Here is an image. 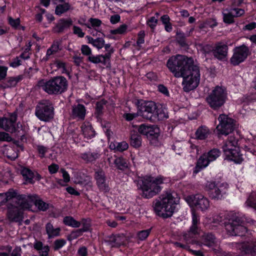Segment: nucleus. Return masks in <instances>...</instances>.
I'll list each match as a JSON object with an SVG mask.
<instances>
[{
	"label": "nucleus",
	"mask_w": 256,
	"mask_h": 256,
	"mask_svg": "<svg viewBox=\"0 0 256 256\" xmlns=\"http://www.w3.org/2000/svg\"><path fill=\"white\" fill-rule=\"evenodd\" d=\"M167 66L176 78L182 77L184 90L188 92L195 89L200 80V70L194 64L192 58L184 56L178 55L170 58Z\"/></svg>",
	"instance_id": "f257e3e1"
},
{
	"label": "nucleus",
	"mask_w": 256,
	"mask_h": 256,
	"mask_svg": "<svg viewBox=\"0 0 256 256\" xmlns=\"http://www.w3.org/2000/svg\"><path fill=\"white\" fill-rule=\"evenodd\" d=\"M33 205L40 210L44 211L48 208V204L38 198L36 195L20 196L17 204L8 208V217L11 220L18 221L22 218V210L33 211Z\"/></svg>",
	"instance_id": "f03ea898"
},
{
	"label": "nucleus",
	"mask_w": 256,
	"mask_h": 256,
	"mask_svg": "<svg viewBox=\"0 0 256 256\" xmlns=\"http://www.w3.org/2000/svg\"><path fill=\"white\" fill-rule=\"evenodd\" d=\"M178 194L171 190L164 191L153 203L154 210L156 215L166 218L172 216L179 203Z\"/></svg>",
	"instance_id": "7ed1b4c3"
},
{
	"label": "nucleus",
	"mask_w": 256,
	"mask_h": 256,
	"mask_svg": "<svg viewBox=\"0 0 256 256\" xmlns=\"http://www.w3.org/2000/svg\"><path fill=\"white\" fill-rule=\"evenodd\" d=\"M138 108L140 115L150 120H162L168 117L167 110L154 102L138 101Z\"/></svg>",
	"instance_id": "20e7f679"
},
{
	"label": "nucleus",
	"mask_w": 256,
	"mask_h": 256,
	"mask_svg": "<svg viewBox=\"0 0 256 256\" xmlns=\"http://www.w3.org/2000/svg\"><path fill=\"white\" fill-rule=\"evenodd\" d=\"M142 181L140 189L142 196L146 198H150L158 194L162 188V185L168 182L170 179L162 176H146Z\"/></svg>",
	"instance_id": "39448f33"
},
{
	"label": "nucleus",
	"mask_w": 256,
	"mask_h": 256,
	"mask_svg": "<svg viewBox=\"0 0 256 256\" xmlns=\"http://www.w3.org/2000/svg\"><path fill=\"white\" fill-rule=\"evenodd\" d=\"M238 141V138L231 135L224 142L222 148L226 159L239 164L244 158L242 154L240 153Z\"/></svg>",
	"instance_id": "423d86ee"
},
{
	"label": "nucleus",
	"mask_w": 256,
	"mask_h": 256,
	"mask_svg": "<svg viewBox=\"0 0 256 256\" xmlns=\"http://www.w3.org/2000/svg\"><path fill=\"white\" fill-rule=\"evenodd\" d=\"M38 86L48 94H57L66 89L67 81L64 77L57 76L48 80L40 81Z\"/></svg>",
	"instance_id": "0eeeda50"
},
{
	"label": "nucleus",
	"mask_w": 256,
	"mask_h": 256,
	"mask_svg": "<svg viewBox=\"0 0 256 256\" xmlns=\"http://www.w3.org/2000/svg\"><path fill=\"white\" fill-rule=\"evenodd\" d=\"M228 222L225 224L226 230L230 236H242L246 232L238 213L232 212L229 215Z\"/></svg>",
	"instance_id": "6e6552de"
},
{
	"label": "nucleus",
	"mask_w": 256,
	"mask_h": 256,
	"mask_svg": "<svg viewBox=\"0 0 256 256\" xmlns=\"http://www.w3.org/2000/svg\"><path fill=\"white\" fill-rule=\"evenodd\" d=\"M226 94L224 88L217 86L208 96L206 101L211 108L216 109L224 104L226 98Z\"/></svg>",
	"instance_id": "1a4fd4ad"
},
{
	"label": "nucleus",
	"mask_w": 256,
	"mask_h": 256,
	"mask_svg": "<svg viewBox=\"0 0 256 256\" xmlns=\"http://www.w3.org/2000/svg\"><path fill=\"white\" fill-rule=\"evenodd\" d=\"M206 188L208 190L210 196L214 200H220L226 194L228 186L226 182H208Z\"/></svg>",
	"instance_id": "9d476101"
},
{
	"label": "nucleus",
	"mask_w": 256,
	"mask_h": 256,
	"mask_svg": "<svg viewBox=\"0 0 256 256\" xmlns=\"http://www.w3.org/2000/svg\"><path fill=\"white\" fill-rule=\"evenodd\" d=\"M185 200L191 208H196L202 211L208 210L210 206L208 200L200 194L188 196Z\"/></svg>",
	"instance_id": "9b49d317"
},
{
	"label": "nucleus",
	"mask_w": 256,
	"mask_h": 256,
	"mask_svg": "<svg viewBox=\"0 0 256 256\" xmlns=\"http://www.w3.org/2000/svg\"><path fill=\"white\" fill-rule=\"evenodd\" d=\"M36 114L40 120L47 122L53 118V108L48 101L39 104L36 108Z\"/></svg>",
	"instance_id": "f8f14e48"
},
{
	"label": "nucleus",
	"mask_w": 256,
	"mask_h": 256,
	"mask_svg": "<svg viewBox=\"0 0 256 256\" xmlns=\"http://www.w3.org/2000/svg\"><path fill=\"white\" fill-rule=\"evenodd\" d=\"M219 124L216 130L219 134L227 135L231 132L234 128V120L225 114H221L218 118Z\"/></svg>",
	"instance_id": "ddd939ff"
},
{
	"label": "nucleus",
	"mask_w": 256,
	"mask_h": 256,
	"mask_svg": "<svg viewBox=\"0 0 256 256\" xmlns=\"http://www.w3.org/2000/svg\"><path fill=\"white\" fill-rule=\"evenodd\" d=\"M248 48L244 44L236 48L230 58L232 64L236 66L244 61L248 56Z\"/></svg>",
	"instance_id": "4468645a"
},
{
	"label": "nucleus",
	"mask_w": 256,
	"mask_h": 256,
	"mask_svg": "<svg viewBox=\"0 0 256 256\" xmlns=\"http://www.w3.org/2000/svg\"><path fill=\"white\" fill-rule=\"evenodd\" d=\"M138 132L146 136L150 141L157 138L160 134V129L156 126L142 124L138 128Z\"/></svg>",
	"instance_id": "2eb2a0df"
},
{
	"label": "nucleus",
	"mask_w": 256,
	"mask_h": 256,
	"mask_svg": "<svg viewBox=\"0 0 256 256\" xmlns=\"http://www.w3.org/2000/svg\"><path fill=\"white\" fill-rule=\"evenodd\" d=\"M200 220L198 216L194 211L192 212V225L190 228L188 234L184 235V240L186 242H190L191 238H194L197 234H200V230L197 226V224Z\"/></svg>",
	"instance_id": "dca6fc26"
},
{
	"label": "nucleus",
	"mask_w": 256,
	"mask_h": 256,
	"mask_svg": "<svg viewBox=\"0 0 256 256\" xmlns=\"http://www.w3.org/2000/svg\"><path fill=\"white\" fill-rule=\"evenodd\" d=\"M16 120V115L12 113L10 116V120L6 118H0V128L10 132L15 131V122Z\"/></svg>",
	"instance_id": "f3484780"
},
{
	"label": "nucleus",
	"mask_w": 256,
	"mask_h": 256,
	"mask_svg": "<svg viewBox=\"0 0 256 256\" xmlns=\"http://www.w3.org/2000/svg\"><path fill=\"white\" fill-rule=\"evenodd\" d=\"M228 46L226 44L219 43L213 50L214 56L218 60H223L227 56Z\"/></svg>",
	"instance_id": "a211bd4d"
},
{
	"label": "nucleus",
	"mask_w": 256,
	"mask_h": 256,
	"mask_svg": "<svg viewBox=\"0 0 256 256\" xmlns=\"http://www.w3.org/2000/svg\"><path fill=\"white\" fill-rule=\"evenodd\" d=\"M88 60L90 62L95 64H102L106 67L110 66V60H108V55H92L88 57Z\"/></svg>",
	"instance_id": "6ab92c4d"
},
{
	"label": "nucleus",
	"mask_w": 256,
	"mask_h": 256,
	"mask_svg": "<svg viewBox=\"0 0 256 256\" xmlns=\"http://www.w3.org/2000/svg\"><path fill=\"white\" fill-rule=\"evenodd\" d=\"M201 243L209 248H212L214 252H217V250L214 248L216 246L217 242L214 236L211 234H204L201 239Z\"/></svg>",
	"instance_id": "aec40b11"
},
{
	"label": "nucleus",
	"mask_w": 256,
	"mask_h": 256,
	"mask_svg": "<svg viewBox=\"0 0 256 256\" xmlns=\"http://www.w3.org/2000/svg\"><path fill=\"white\" fill-rule=\"evenodd\" d=\"M17 196V192L13 189H10L8 191L4 193H0V206L5 204L6 202L12 200L16 198ZM16 199L18 200V198Z\"/></svg>",
	"instance_id": "412c9836"
},
{
	"label": "nucleus",
	"mask_w": 256,
	"mask_h": 256,
	"mask_svg": "<svg viewBox=\"0 0 256 256\" xmlns=\"http://www.w3.org/2000/svg\"><path fill=\"white\" fill-rule=\"evenodd\" d=\"M86 114V110L84 106L81 104L74 105L72 107V116L78 120H84Z\"/></svg>",
	"instance_id": "4be33fe9"
},
{
	"label": "nucleus",
	"mask_w": 256,
	"mask_h": 256,
	"mask_svg": "<svg viewBox=\"0 0 256 256\" xmlns=\"http://www.w3.org/2000/svg\"><path fill=\"white\" fill-rule=\"evenodd\" d=\"M95 178L99 188L104 192H107L108 190V187L106 183L104 173L102 170L98 171L96 172Z\"/></svg>",
	"instance_id": "5701e85b"
},
{
	"label": "nucleus",
	"mask_w": 256,
	"mask_h": 256,
	"mask_svg": "<svg viewBox=\"0 0 256 256\" xmlns=\"http://www.w3.org/2000/svg\"><path fill=\"white\" fill-rule=\"evenodd\" d=\"M82 132L84 137L90 140L95 136V132L88 122H84L81 126Z\"/></svg>",
	"instance_id": "b1692460"
},
{
	"label": "nucleus",
	"mask_w": 256,
	"mask_h": 256,
	"mask_svg": "<svg viewBox=\"0 0 256 256\" xmlns=\"http://www.w3.org/2000/svg\"><path fill=\"white\" fill-rule=\"evenodd\" d=\"M210 162V160L208 158L205 154H203L198 160L194 172L195 173L198 172L200 170L208 166Z\"/></svg>",
	"instance_id": "393cba45"
},
{
	"label": "nucleus",
	"mask_w": 256,
	"mask_h": 256,
	"mask_svg": "<svg viewBox=\"0 0 256 256\" xmlns=\"http://www.w3.org/2000/svg\"><path fill=\"white\" fill-rule=\"evenodd\" d=\"M100 156V152H86L82 154V158L87 162H92L98 159Z\"/></svg>",
	"instance_id": "a878e982"
},
{
	"label": "nucleus",
	"mask_w": 256,
	"mask_h": 256,
	"mask_svg": "<svg viewBox=\"0 0 256 256\" xmlns=\"http://www.w3.org/2000/svg\"><path fill=\"white\" fill-rule=\"evenodd\" d=\"M2 151L5 156L12 160H15L18 156L17 150L14 147L4 146Z\"/></svg>",
	"instance_id": "bb28decb"
},
{
	"label": "nucleus",
	"mask_w": 256,
	"mask_h": 256,
	"mask_svg": "<svg viewBox=\"0 0 256 256\" xmlns=\"http://www.w3.org/2000/svg\"><path fill=\"white\" fill-rule=\"evenodd\" d=\"M86 38L88 41V43L92 44L98 50L102 48L104 45L105 42L102 38H99L94 39L90 36H86Z\"/></svg>",
	"instance_id": "cd10ccee"
},
{
	"label": "nucleus",
	"mask_w": 256,
	"mask_h": 256,
	"mask_svg": "<svg viewBox=\"0 0 256 256\" xmlns=\"http://www.w3.org/2000/svg\"><path fill=\"white\" fill-rule=\"evenodd\" d=\"M60 230V228H54L53 226L50 223H48L46 225V231L49 238L58 236Z\"/></svg>",
	"instance_id": "c85d7f7f"
},
{
	"label": "nucleus",
	"mask_w": 256,
	"mask_h": 256,
	"mask_svg": "<svg viewBox=\"0 0 256 256\" xmlns=\"http://www.w3.org/2000/svg\"><path fill=\"white\" fill-rule=\"evenodd\" d=\"M210 134L209 130L207 127L201 126L198 129L196 132L198 138L204 140Z\"/></svg>",
	"instance_id": "c756f323"
},
{
	"label": "nucleus",
	"mask_w": 256,
	"mask_h": 256,
	"mask_svg": "<svg viewBox=\"0 0 256 256\" xmlns=\"http://www.w3.org/2000/svg\"><path fill=\"white\" fill-rule=\"evenodd\" d=\"M223 20L225 23L230 24L234 22V16L230 10L226 9L222 12Z\"/></svg>",
	"instance_id": "7c9ffc66"
},
{
	"label": "nucleus",
	"mask_w": 256,
	"mask_h": 256,
	"mask_svg": "<svg viewBox=\"0 0 256 256\" xmlns=\"http://www.w3.org/2000/svg\"><path fill=\"white\" fill-rule=\"evenodd\" d=\"M90 178L84 174H77L74 178V182L76 184L86 185L88 184Z\"/></svg>",
	"instance_id": "2f4dec72"
},
{
	"label": "nucleus",
	"mask_w": 256,
	"mask_h": 256,
	"mask_svg": "<svg viewBox=\"0 0 256 256\" xmlns=\"http://www.w3.org/2000/svg\"><path fill=\"white\" fill-rule=\"evenodd\" d=\"M114 163L116 166L120 170H124L128 168V164L126 160L122 157L116 158L114 160Z\"/></svg>",
	"instance_id": "473e14b6"
},
{
	"label": "nucleus",
	"mask_w": 256,
	"mask_h": 256,
	"mask_svg": "<svg viewBox=\"0 0 256 256\" xmlns=\"http://www.w3.org/2000/svg\"><path fill=\"white\" fill-rule=\"evenodd\" d=\"M246 207L252 208L256 210V193L252 192L245 203Z\"/></svg>",
	"instance_id": "72a5a7b5"
},
{
	"label": "nucleus",
	"mask_w": 256,
	"mask_h": 256,
	"mask_svg": "<svg viewBox=\"0 0 256 256\" xmlns=\"http://www.w3.org/2000/svg\"><path fill=\"white\" fill-rule=\"evenodd\" d=\"M64 224L73 228H78L80 226V222L76 220L72 216H66L64 218Z\"/></svg>",
	"instance_id": "f704fd0d"
},
{
	"label": "nucleus",
	"mask_w": 256,
	"mask_h": 256,
	"mask_svg": "<svg viewBox=\"0 0 256 256\" xmlns=\"http://www.w3.org/2000/svg\"><path fill=\"white\" fill-rule=\"evenodd\" d=\"M132 30V28H129L128 26L127 25L123 24L117 28L111 30L110 32L112 34H122L126 33L128 31H130Z\"/></svg>",
	"instance_id": "c9c22d12"
},
{
	"label": "nucleus",
	"mask_w": 256,
	"mask_h": 256,
	"mask_svg": "<svg viewBox=\"0 0 256 256\" xmlns=\"http://www.w3.org/2000/svg\"><path fill=\"white\" fill-rule=\"evenodd\" d=\"M142 144L141 136L137 134H133L131 136L130 145L134 148H139Z\"/></svg>",
	"instance_id": "e433bc0d"
},
{
	"label": "nucleus",
	"mask_w": 256,
	"mask_h": 256,
	"mask_svg": "<svg viewBox=\"0 0 256 256\" xmlns=\"http://www.w3.org/2000/svg\"><path fill=\"white\" fill-rule=\"evenodd\" d=\"M21 174L26 181L29 182H32L34 178V174L30 170L27 168H23L22 170Z\"/></svg>",
	"instance_id": "4c0bfd02"
},
{
	"label": "nucleus",
	"mask_w": 256,
	"mask_h": 256,
	"mask_svg": "<svg viewBox=\"0 0 256 256\" xmlns=\"http://www.w3.org/2000/svg\"><path fill=\"white\" fill-rule=\"evenodd\" d=\"M205 154L209 159L210 162L215 160L220 154V152L218 149H213L208 152L207 153H205Z\"/></svg>",
	"instance_id": "58836bf2"
},
{
	"label": "nucleus",
	"mask_w": 256,
	"mask_h": 256,
	"mask_svg": "<svg viewBox=\"0 0 256 256\" xmlns=\"http://www.w3.org/2000/svg\"><path fill=\"white\" fill-rule=\"evenodd\" d=\"M70 5L68 3L58 5L55 10V12L57 15H60L64 12L69 10Z\"/></svg>",
	"instance_id": "ea45409f"
},
{
	"label": "nucleus",
	"mask_w": 256,
	"mask_h": 256,
	"mask_svg": "<svg viewBox=\"0 0 256 256\" xmlns=\"http://www.w3.org/2000/svg\"><path fill=\"white\" fill-rule=\"evenodd\" d=\"M150 231V229H148L146 230H142L138 232L136 234L137 238L140 240H145L149 236Z\"/></svg>",
	"instance_id": "a19ab883"
},
{
	"label": "nucleus",
	"mask_w": 256,
	"mask_h": 256,
	"mask_svg": "<svg viewBox=\"0 0 256 256\" xmlns=\"http://www.w3.org/2000/svg\"><path fill=\"white\" fill-rule=\"evenodd\" d=\"M20 78L16 77H12L8 78L4 88L15 86L19 82Z\"/></svg>",
	"instance_id": "79ce46f5"
},
{
	"label": "nucleus",
	"mask_w": 256,
	"mask_h": 256,
	"mask_svg": "<svg viewBox=\"0 0 256 256\" xmlns=\"http://www.w3.org/2000/svg\"><path fill=\"white\" fill-rule=\"evenodd\" d=\"M72 24V21L70 19L61 20H60L58 26L60 28V30H62L70 26Z\"/></svg>",
	"instance_id": "37998d69"
},
{
	"label": "nucleus",
	"mask_w": 256,
	"mask_h": 256,
	"mask_svg": "<svg viewBox=\"0 0 256 256\" xmlns=\"http://www.w3.org/2000/svg\"><path fill=\"white\" fill-rule=\"evenodd\" d=\"M12 249V247L7 246L5 252H0V256H20V254H16L14 250L11 253Z\"/></svg>",
	"instance_id": "c03bdc74"
},
{
	"label": "nucleus",
	"mask_w": 256,
	"mask_h": 256,
	"mask_svg": "<svg viewBox=\"0 0 256 256\" xmlns=\"http://www.w3.org/2000/svg\"><path fill=\"white\" fill-rule=\"evenodd\" d=\"M61 172H62V177L64 178V182H62V180H60L58 182L60 184L64 186L66 184H64L63 182L67 183V182H69L70 180V176H69V174L68 173V172H66L65 170H62Z\"/></svg>",
	"instance_id": "a18cd8bd"
},
{
	"label": "nucleus",
	"mask_w": 256,
	"mask_h": 256,
	"mask_svg": "<svg viewBox=\"0 0 256 256\" xmlns=\"http://www.w3.org/2000/svg\"><path fill=\"white\" fill-rule=\"evenodd\" d=\"M88 23L90 24V28L92 27L96 28L100 26L102 22L98 19L90 18L88 20Z\"/></svg>",
	"instance_id": "49530a36"
},
{
	"label": "nucleus",
	"mask_w": 256,
	"mask_h": 256,
	"mask_svg": "<svg viewBox=\"0 0 256 256\" xmlns=\"http://www.w3.org/2000/svg\"><path fill=\"white\" fill-rule=\"evenodd\" d=\"M140 115L139 111H138L136 113H129L126 112L124 114L123 117L127 121H130L132 120L134 118H136L138 116Z\"/></svg>",
	"instance_id": "de8ad7c7"
},
{
	"label": "nucleus",
	"mask_w": 256,
	"mask_h": 256,
	"mask_svg": "<svg viewBox=\"0 0 256 256\" xmlns=\"http://www.w3.org/2000/svg\"><path fill=\"white\" fill-rule=\"evenodd\" d=\"M81 52L84 55L90 56H92V50L91 48L87 45H82L81 47Z\"/></svg>",
	"instance_id": "09e8293b"
},
{
	"label": "nucleus",
	"mask_w": 256,
	"mask_h": 256,
	"mask_svg": "<svg viewBox=\"0 0 256 256\" xmlns=\"http://www.w3.org/2000/svg\"><path fill=\"white\" fill-rule=\"evenodd\" d=\"M231 12L234 17H239L242 16L244 14V10L242 8H232L230 9Z\"/></svg>",
	"instance_id": "8fccbe9b"
},
{
	"label": "nucleus",
	"mask_w": 256,
	"mask_h": 256,
	"mask_svg": "<svg viewBox=\"0 0 256 256\" xmlns=\"http://www.w3.org/2000/svg\"><path fill=\"white\" fill-rule=\"evenodd\" d=\"M58 49H59V47H58V44H54L48 50L47 52H46V56H50V55H52L53 54L58 52Z\"/></svg>",
	"instance_id": "3c124183"
},
{
	"label": "nucleus",
	"mask_w": 256,
	"mask_h": 256,
	"mask_svg": "<svg viewBox=\"0 0 256 256\" xmlns=\"http://www.w3.org/2000/svg\"><path fill=\"white\" fill-rule=\"evenodd\" d=\"M66 244V241L64 239H59L55 240L54 247L55 250H58L62 248Z\"/></svg>",
	"instance_id": "603ef678"
},
{
	"label": "nucleus",
	"mask_w": 256,
	"mask_h": 256,
	"mask_svg": "<svg viewBox=\"0 0 256 256\" xmlns=\"http://www.w3.org/2000/svg\"><path fill=\"white\" fill-rule=\"evenodd\" d=\"M128 148V144L125 142H117V150L116 151L122 152L127 150Z\"/></svg>",
	"instance_id": "864d4df0"
},
{
	"label": "nucleus",
	"mask_w": 256,
	"mask_h": 256,
	"mask_svg": "<svg viewBox=\"0 0 256 256\" xmlns=\"http://www.w3.org/2000/svg\"><path fill=\"white\" fill-rule=\"evenodd\" d=\"M73 32L80 38H83L84 36V33L82 32L81 28L76 26H73Z\"/></svg>",
	"instance_id": "5fc2aeb1"
},
{
	"label": "nucleus",
	"mask_w": 256,
	"mask_h": 256,
	"mask_svg": "<svg viewBox=\"0 0 256 256\" xmlns=\"http://www.w3.org/2000/svg\"><path fill=\"white\" fill-rule=\"evenodd\" d=\"M8 68L0 66V80H4L6 76Z\"/></svg>",
	"instance_id": "6e6d98bb"
},
{
	"label": "nucleus",
	"mask_w": 256,
	"mask_h": 256,
	"mask_svg": "<svg viewBox=\"0 0 256 256\" xmlns=\"http://www.w3.org/2000/svg\"><path fill=\"white\" fill-rule=\"evenodd\" d=\"M104 47L106 50L107 52L104 55H108V60H110L111 55L114 52V49L111 47L110 44H104Z\"/></svg>",
	"instance_id": "4d7b16f0"
},
{
	"label": "nucleus",
	"mask_w": 256,
	"mask_h": 256,
	"mask_svg": "<svg viewBox=\"0 0 256 256\" xmlns=\"http://www.w3.org/2000/svg\"><path fill=\"white\" fill-rule=\"evenodd\" d=\"M12 140L11 137L10 135L4 132H0V141H10Z\"/></svg>",
	"instance_id": "13d9d810"
},
{
	"label": "nucleus",
	"mask_w": 256,
	"mask_h": 256,
	"mask_svg": "<svg viewBox=\"0 0 256 256\" xmlns=\"http://www.w3.org/2000/svg\"><path fill=\"white\" fill-rule=\"evenodd\" d=\"M78 23L81 26H85L88 28H90L88 21V22H86L85 16L80 18L78 20Z\"/></svg>",
	"instance_id": "bf43d9fd"
},
{
	"label": "nucleus",
	"mask_w": 256,
	"mask_h": 256,
	"mask_svg": "<svg viewBox=\"0 0 256 256\" xmlns=\"http://www.w3.org/2000/svg\"><path fill=\"white\" fill-rule=\"evenodd\" d=\"M158 22V20L157 18L154 17L152 16L148 20V25L152 28H154Z\"/></svg>",
	"instance_id": "052dcab7"
},
{
	"label": "nucleus",
	"mask_w": 256,
	"mask_h": 256,
	"mask_svg": "<svg viewBox=\"0 0 256 256\" xmlns=\"http://www.w3.org/2000/svg\"><path fill=\"white\" fill-rule=\"evenodd\" d=\"M20 58L19 57H16L14 58L12 62L10 63V66L16 68L21 64V60Z\"/></svg>",
	"instance_id": "680f3d73"
},
{
	"label": "nucleus",
	"mask_w": 256,
	"mask_h": 256,
	"mask_svg": "<svg viewBox=\"0 0 256 256\" xmlns=\"http://www.w3.org/2000/svg\"><path fill=\"white\" fill-rule=\"evenodd\" d=\"M38 152L40 158H44L45 154L47 152L48 149L42 146H38Z\"/></svg>",
	"instance_id": "e2e57ef3"
},
{
	"label": "nucleus",
	"mask_w": 256,
	"mask_h": 256,
	"mask_svg": "<svg viewBox=\"0 0 256 256\" xmlns=\"http://www.w3.org/2000/svg\"><path fill=\"white\" fill-rule=\"evenodd\" d=\"M144 31H140L139 32L138 34V39L137 40V44L140 45L144 42Z\"/></svg>",
	"instance_id": "0e129e2a"
},
{
	"label": "nucleus",
	"mask_w": 256,
	"mask_h": 256,
	"mask_svg": "<svg viewBox=\"0 0 256 256\" xmlns=\"http://www.w3.org/2000/svg\"><path fill=\"white\" fill-rule=\"evenodd\" d=\"M48 252L49 248L48 246H44L42 248L39 250V253L41 256H47L48 255Z\"/></svg>",
	"instance_id": "69168bd1"
},
{
	"label": "nucleus",
	"mask_w": 256,
	"mask_h": 256,
	"mask_svg": "<svg viewBox=\"0 0 256 256\" xmlns=\"http://www.w3.org/2000/svg\"><path fill=\"white\" fill-rule=\"evenodd\" d=\"M82 234V232L80 230V229L74 232H73L70 234L69 240H71L72 239H74L77 237L80 236Z\"/></svg>",
	"instance_id": "338daca9"
},
{
	"label": "nucleus",
	"mask_w": 256,
	"mask_h": 256,
	"mask_svg": "<svg viewBox=\"0 0 256 256\" xmlns=\"http://www.w3.org/2000/svg\"><path fill=\"white\" fill-rule=\"evenodd\" d=\"M90 222H82V228L80 229V230L82 232H88L90 230Z\"/></svg>",
	"instance_id": "774afa93"
}]
</instances>
